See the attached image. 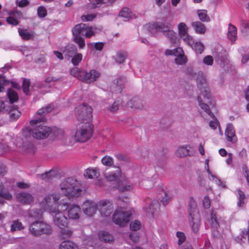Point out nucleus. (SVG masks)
<instances>
[{"label": "nucleus", "mask_w": 249, "mask_h": 249, "mask_svg": "<svg viewBox=\"0 0 249 249\" xmlns=\"http://www.w3.org/2000/svg\"><path fill=\"white\" fill-rule=\"evenodd\" d=\"M45 121L46 119L44 117H41L31 120L30 122L31 127L29 129V132L33 137L36 139H43L51 134L52 129L43 124Z\"/></svg>", "instance_id": "1"}, {"label": "nucleus", "mask_w": 249, "mask_h": 249, "mask_svg": "<svg viewBox=\"0 0 249 249\" xmlns=\"http://www.w3.org/2000/svg\"><path fill=\"white\" fill-rule=\"evenodd\" d=\"M62 194L69 197H77L82 190L78 181L72 178H68L60 184Z\"/></svg>", "instance_id": "2"}, {"label": "nucleus", "mask_w": 249, "mask_h": 249, "mask_svg": "<svg viewBox=\"0 0 249 249\" xmlns=\"http://www.w3.org/2000/svg\"><path fill=\"white\" fill-rule=\"evenodd\" d=\"M188 213L189 215V223L193 232L197 233L200 226V214L197 208L196 200L191 197L188 204Z\"/></svg>", "instance_id": "3"}, {"label": "nucleus", "mask_w": 249, "mask_h": 249, "mask_svg": "<svg viewBox=\"0 0 249 249\" xmlns=\"http://www.w3.org/2000/svg\"><path fill=\"white\" fill-rule=\"evenodd\" d=\"M29 231L35 237H39L43 234L49 235L53 232V230L49 225L39 220L30 223Z\"/></svg>", "instance_id": "4"}, {"label": "nucleus", "mask_w": 249, "mask_h": 249, "mask_svg": "<svg viewBox=\"0 0 249 249\" xmlns=\"http://www.w3.org/2000/svg\"><path fill=\"white\" fill-rule=\"evenodd\" d=\"M151 30H155L156 32H161L162 34L168 38L172 44L176 42V34L171 28V24L168 23L162 22H155L149 26Z\"/></svg>", "instance_id": "5"}, {"label": "nucleus", "mask_w": 249, "mask_h": 249, "mask_svg": "<svg viewBox=\"0 0 249 249\" xmlns=\"http://www.w3.org/2000/svg\"><path fill=\"white\" fill-rule=\"evenodd\" d=\"M93 131V126L90 123H82L75 132L76 141L81 142H85L91 138Z\"/></svg>", "instance_id": "6"}, {"label": "nucleus", "mask_w": 249, "mask_h": 249, "mask_svg": "<svg viewBox=\"0 0 249 249\" xmlns=\"http://www.w3.org/2000/svg\"><path fill=\"white\" fill-rule=\"evenodd\" d=\"M92 108L86 103H83L77 107L76 109V116L80 121H86V123H90L92 118Z\"/></svg>", "instance_id": "7"}, {"label": "nucleus", "mask_w": 249, "mask_h": 249, "mask_svg": "<svg viewBox=\"0 0 249 249\" xmlns=\"http://www.w3.org/2000/svg\"><path fill=\"white\" fill-rule=\"evenodd\" d=\"M131 213L128 211L117 209L112 217L113 221L117 225L124 227L129 222Z\"/></svg>", "instance_id": "8"}, {"label": "nucleus", "mask_w": 249, "mask_h": 249, "mask_svg": "<svg viewBox=\"0 0 249 249\" xmlns=\"http://www.w3.org/2000/svg\"><path fill=\"white\" fill-rule=\"evenodd\" d=\"M50 210L53 217V223L55 226L60 228L68 225L67 218L62 212H56L55 208L53 210L50 209Z\"/></svg>", "instance_id": "9"}, {"label": "nucleus", "mask_w": 249, "mask_h": 249, "mask_svg": "<svg viewBox=\"0 0 249 249\" xmlns=\"http://www.w3.org/2000/svg\"><path fill=\"white\" fill-rule=\"evenodd\" d=\"M97 209L101 215L104 216H109L113 211V207L109 200H101L97 203Z\"/></svg>", "instance_id": "10"}, {"label": "nucleus", "mask_w": 249, "mask_h": 249, "mask_svg": "<svg viewBox=\"0 0 249 249\" xmlns=\"http://www.w3.org/2000/svg\"><path fill=\"white\" fill-rule=\"evenodd\" d=\"M178 34L180 37L187 44L192 46L194 43L193 38L187 33L188 27L183 22L178 25Z\"/></svg>", "instance_id": "11"}, {"label": "nucleus", "mask_w": 249, "mask_h": 249, "mask_svg": "<svg viewBox=\"0 0 249 249\" xmlns=\"http://www.w3.org/2000/svg\"><path fill=\"white\" fill-rule=\"evenodd\" d=\"M100 76V73L95 70H91L89 72L83 70L82 71L81 81L87 83H90L96 81Z\"/></svg>", "instance_id": "12"}, {"label": "nucleus", "mask_w": 249, "mask_h": 249, "mask_svg": "<svg viewBox=\"0 0 249 249\" xmlns=\"http://www.w3.org/2000/svg\"><path fill=\"white\" fill-rule=\"evenodd\" d=\"M97 209H98L97 204H96L93 201L87 200L83 205L84 213L89 216H92L94 215Z\"/></svg>", "instance_id": "13"}, {"label": "nucleus", "mask_w": 249, "mask_h": 249, "mask_svg": "<svg viewBox=\"0 0 249 249\" xmlns=\"http://www.w3.org/2000/svg\"><path fill=\"white\" fill-rule=\"evenodd\" d=\"M18 201L23 204H30L34 201L33 196L30 193L22 192L17 194Z\"/></svg>", "instance_id": "14"}, {"label": "nucleus", "mask_w": 249, "mask_h": 249, "mask_svg": "<svg viewBox=\"0 0 249 249\" xmlns=\"http://www.w3.org/2000/svg\"><path fill=\"white\" fill-rule=\"evenodd\" d=\"M125 78L121 77L114 80V83L111 87V90L114 93H121L124 88Z\"/></svg>", "instance_id": "15"}, {"label": "nucleus", "mask_w": 249, "mask_h": 249, "mask_svg": "<svg viewBox=\"0 0 249 249\" xmlns=\"http://www.w3.org/2000/svg\"><path fill=\"white\" fill-rule=\"evenodd\" d=\"M145 104L144 101L139 97H134L130 100L127 103L128 107L139 109H142Z\"/></svg>", "instance_id": "16"}, {"label": "nucleus", "mask_w": 249, "mask_h": 249, "mask_svg": "<svg viewBox=\"0 0 249 249\" xmlns=\"http://www.w3.org/2000/svg\"><path fill=\"white\" fill-rule=\"evenodd\" d=\"M81 209L80 207L76 205H72L68 209V216L70 218L72 219H78L80 217Z\"/></svg>", "instance_id": "17"}, {"label": "nucleus", "mask_w": 249, "mask_h": 249, "mask_svg": "<svg viewBox=\"0 0 249 249\" xmlns=\"http://www.w3.org/2000/svg\"><path fill=\"white\" fill-rule=\"evenodd\" d=\"M59 199V197L57 195H50L45 197L44 200L46 203V207L49 208L52 207V206L54 205V208L57 205V203Z\"/></svg>", "instance_id": "18"}, {"label": "nucleus", "mask_w": 249, "mask_h": 249, "mask_svg": "<svg viewBox=\"0 0 249 249\" xmlns=\"http://www.w3.org/2000/svg\"><path fill=\"white\" fill-rule=\"evenodd\" d=\"M86 27V24L84 23L76 25L72 30L73 37L84 36Z\"/></svg>", "instance_id": "19"}, {"label": "nucleus", "mask_w": 249, "mask_h": 249, "mask_svg": "<svg viewBox=\"0 0 249 249\" xmlns=\"http://www.w3.org/2000/svg\"><path fill=\"white\" fill-rule=\"evenodd\" d=\"M228 53L225 50H221L219 52H216L215 53V57L216 60L222 65L228 63Z\"/></svg>", "instance_id": "20"}, {"label": "nucleus", "mask_w": 249, "mask_h": 249, "mask_svg": "<svg viewBox=\"0 0 249 249\" xmlns=\"http://www.w3.org/2000/svg\"><path fill=\"white\" fill-rule=\"evenodd\" d=\"M121 176V171L120 168L118 167L117 169L114 172H111L108 174H106L105 177L109 181H117Z\"/></svg>", "instance_id": "21"}, {"label": "nucleus", "mask_w": 249, "mask_h": 249, "mask_svg": "<svg viewBox=\"0 0 249 249\" xmlns=\"http://www.w3.org/2000/svg\"><path fill=\"white\" fill-rule=\"evenodd\" d=\"M77 52V48L74 45L67 46L63 51V53L65 58H67L68 60L72 58Z\"/></svg>", "instance_id": "22"}, {"label": "nucleus", "mask_w": 249, "mask_h": 249, "mask_svg": "<svg viewBox=\"0 0 249 249\" xmlns=\"http://www.w3.org/2000/svg\"><path fill=\"white\" fill-rule=\"evenodd\" d=\"M176 155L179 158H184L187 156H193L194 154L191 152L186 146H180L176 152Z\"/></svg>", "instance_id": "23"}, {"label": "nucleus", "mask_w": 249, "mask_h": 249, "mask_svg": "<svg viewBox=\"0 0 249 249\" xmlns=\"http://www.w3.org/2000/svg\"><path fill=\"white\" fill-rule=\"evenodd\" d=\"M98 236L101 241L105 243H112L114 240L113 236L106 231H101L98 233Z\"/></svg>", "instance_id": "24"}, {"label": "nucleus", "mask_w": 249, "mask_h": 249, "mask_svg": "<svg viewBox=\"0 0 249 249\" xmlns=\"http://www.w3.org/2000/svg\"><path fill=\"white\" fill-rule=\"evenodd\" d=\"M159 208V204L157 200H154L150 202L148 207H145V212L148 216H152L154 213V210Z\"/></svg>", "instance_id": "25"}, {"label": "nucleus", "mask_w": 249, "mask_h": 249, "mask_svg": "<svg viewBox=\"0 0 249 249\" xmlns=\"http://www.w3.org/2000/svg\"><path fill=\"white\" fill-rule=\"evenodd\" d=\"M90 3L87 5L88 9H95L97 7L101 6V4H106L107 6H109L108 0H89Z\"/></svg>", "instance_id": "26"}, {"label": "nucleus", "mask_w": 249, "mask_h": 249, "mask_svg": "<svg viewBox=\"0 0 249 249\" xmlns=\"http://www.w3.org/2000/svg\"><path fill=\"white\" fill-rule=\"evenodd\" d=\"M61 229L58 236L59 237L62 239H65L67 238H70L73 233V231L66 227H63V228H60Z\"/></svg>", "instance_id": "27"}, {"label": "nucleus", "mask_w": 249, "mask_h": 249, "mask_svg": "<svg viewBox=\"0 0 249 249\" xmlns=\"http://www.w3.org/2000/svg\"><path fill=\"white\" fill-rule=\"evenodd\" d=\"M225 135L227 137L228 141L233 142V138L235 135V130L233 126L231 124H227L225 131Z\"/></svg>", "instance_id": "28"}, {"label": "nucleus", "mask_w": 249, "mask_h": 249, "mask_svg": "<svg viewBox=\"0 0 249 249\" xmlns=\"http://www.w3.org/2000/svg\"><path fill=\"white\" fill-rule=\"evenodd\" d=\"M192 26L196 32L198 34H203L205 33L206 30L205 25L198 21L193 22L192 23Z\"/></svg>", "instance_id": "29"}, {"label": "nucleus", "mask_w": 249, "mask_h": 249, "mask_svg": "<svg viewBox=\"0 0 249 249\" xmlns=\"http://www.w3.org/2000/svg\"><path fill=\"white\" fill-rule=\"evenodd\" d=\"M197 101L198 105L202 109L205 111L211 118L214 117V115L210 110L209 106L203 102L202 99L200 96L197 97Z\"/></svg>", "instance_id": "30"}, {"label": "nucleus", "mask_w": 249, "mask_h": 249, "mask_svg": "<svg viewBox=\"0 0 249 249\" xmlns=\"http://www.w3.org/2000/svg\"><path fill=\"white\" fill-rule=\"evenodd\" d=\"M196 80L199 89L208 86L206 77L202 71H200L198 72Z\"/></svg>", "instance_id": "31"}, {"label": "nucleus", "mask_w": 249, "mask_h": 249, "mask_svg": "<svg viewBox=\"0 0 249 249\" xmlns=\"http://www.w3.org/2000/svg\"><path fill=\"white\" fill-rule=\"evenodd\" d=\"M100 175L99 172L96 168H88L85 170L84 176L88 178H97Z\"/></svg>", "instance_id": "32"}, {"label": "nucleus", "mask_w": 249, "mask_h": 249, "mask_svg": "<svg viewBox=\"0 0 249 249\" xmlns=\"http://www.w3.org/2000/svg\"><path fill=\"white\" fill-rule=\"evenodd\" d=\"M18 32L20 36L24 40L32 39L34 37V33L29 32L26 29L19 28Z\"/></svg>", "instance_id": "33"}, {"label": "nucleus", "mask_w": 249, "mask_h": 249, "mask_svg": "<svg viewBox=\"0 0 249 249\" xmlns=\"http://www.w3.org/2000/svg\"><path fill=\"white\" fill-rule=\"evenodd\" d=\"M165 153L163 151H160L156 153V160L159 166H162L166 161Z\"/></svg>", "instance_id": "34"}, {"label": "nucleus", "mask_w": 249, "mask_h": 249, "mask_svg": "<svg viewBox=\"0 0 249 249\" xmlns=\"http://www.w3.org/2000/svg\"><path fill=\"white\" fill-rule=\"evenodd\" d=\"M59 249H78L77 246L69 240L63 241L59 246Z\"/></svg>", "instance_id": "35"}, {"label": "nucleus", "mask_w": 249, "mask_h": 249, "mask_svg": "<svg viewBox=\"0 0 249 249\" xmlns=\"http://www.w3.org/2000/svg\"><path fill=\"white\" fill-rule=\"evenodd\" d=\"M116 188L121 192H124L130 190L132 188V187L129 185H127L126 180L124 179L120 180L118 182Z\"/></svg>", "instance_id": "36"}, {"label": "nucleus", "mask_w": 249, "mask_h": 249, "mask_svg": "<svg viewBox=\"0 0 249 249\" xmlns=\"http://www.w3.org/2000/svg\"><path fill=\"white\" fill-rule=\"evenodd\" d=\"M236 28L230 24L229 27V31L227 34L228 37L231 42L235 41L236 37Z\"/></svg>", "instance_id": "37"}, {"label": "nucleus", "mask_w": 249, "mask_h": 249, "mask_svg": "<svg viewBox=\"0 0 249 249\" xmlns=\"http://www.w3.org/2000/svg\"><path fill=\"white\" fill-rule=\"evenodd\" d=\"M10 119L12 121L17 120L21 115L20 112L18 109L17 107L12 106L9 112Z\"/></svg>", "instance_id": "38"}, {"label": "nucleus", "mask_w": 249, "mask_h": 249, "mask_svg": "<svg viewBox=\"0 0 249 249\" xmlns=\"http://www.w3.org/2000/svg\"><path fill=\"white\" fill-rule=\"evenodd\" d=\"M127 57V53L126 52L120 51L117 53L115 59L117 63L122 64L124 62Z\"/></svg>", "instance_id": "39"}, {"label": "nucleus", "mask_w": 249, "mask_h": 249, "mask_svg": "<svg viewBox=\"0 0 249 249\" xmlns=\"http://www.w3.org/2000/svg\"><path fill=\"white\" fill-rule=\"evenodd\" d=\"M197 14L200 20L202 22H209L210 18L207 15V11L205 10H198Z\"/></svg>", "instance_id": "40"}, {"label": "nucleus", "mask_w": 249, "mask_h": 249, "mask_svg": "<svg viewBox=\"0 0 249 249\" xmlns=\"http://www.w3.org/2000/svg\"><path fill=\"white\" fill-rule=\"evenodd\" d=\"M132 13L128 7H123L120 11L118 16L119 17L130 18H131Z\"/></svg>", "instance_id": "41"}, {"label": "nucleus", "mask_w": 249, "mask_h": 249, "mask_svg": "<svg viewBox=\"0 0 249 249\" xmlns=\"http://www.w3.org/2000/svg\"><path fill=\"white\" fill-rule=\"evenodd\" d=\"M7 96L12 104L17 101L18 99L17 93L12 89H8Z\"/></svg>", "instance_id": "42"}, {"label": "nucleus", "mask_w": 249, "mask_h": 249, "mask_svg": "<svg viewBox=\"0 0 249 249\" xmlns=\"http://www.w3.org/2000/svg\"><path fill=\"white\" fill-rule=\"evenodd\" d=\"M24 227L22 223L18 220H14L11 225V231L14 232L17 231H20L24 229Z\"/></svg>", "instance_id": "43"}, {"label": "nucleus", "mask_w": 249, "mask_h": 249, "mask_svg": "<svg viewBox=\"0 0 249 249\" xmlns=\"http://www.w3.org/2000/svg\"><path fill=\"white\" fill-rule=\"evenodd\" d=\"M53 107H52L51 105H48L46 107H42L39 109L37 112V114L40 116V117L38 118L44 117H44L45 115L50 112L53 109Z\"/></svg>", "instance_id": "44"}, {"label": "nucleus", "mask_w": 249, "mask_h": 249, "mask_svg": "<svg viewBox=\"0 0 249 249\" xmlns=\"http://www.w3.org/2000/svg\"><path fill=\"white\" fill-rule=\"evenodd\" d=\"M53 107H52L51 105H48L46 107H42L39 109L37 112V114L40 116V117L38 118L44 117H44L45 115L50 112L53 109Z\"/></svg>", "instance_id": "45"}, {"label": "nucleus", "mask_w": 249, "mask_h": 249, "mask_svg": "<svg viewBox=\"0 0 249 249\" xmlns=\"http://www.w3.org/2000/svg\"><path fill=\"white\" fill-rule=\"evenodd\" d=\"M159 198L164 205H166L170 200L171 197L164 190H162L159 194Z\"/></svg>", "instance_id": "46"}, {"label": "nucleus", "mask_w": 249, "mask_h": 249, "mask_svg": "<svg viewBox=\"0 0 249 249\" xmlns=\"http://www.w3.org/2000/svg\"><path fill=\"white\" fill-rule=\"evenodd\" d=\"M3 185L0 182V196L7 200H11L12 196L8 192L3 190Z\"/></svg>", "instance_id": "47"}, {"label": "nucleus", "mask_w": 249, "mask_h": 249, "mask_svg": "<svg viewBox=\"0 0 249 249\" xmlns=\"http://www.w3.org/2000/svg\"><path fill=\"white\" fill-rule=\"evenodd\" d=\"M51 134H52L54 137L58 139H61L63 138L64 136V132L63 130L61 129L53 128L52 129Z\"/></svg>", "instance_id": "48"}, {"label": "nucleus", "mask_w": 249, "mask_h": 249, "mask_svg": "<svg viewBox=\"0 0 249 249\" xmlns=\"http://www.w3.org/2000/svg\"><path fill=\"white\" fill-rule=\"evenodd\" d=\"M102 163L107 166L111 167L113 165L114 160L113 159L108 156H104L102 160Z\"/></svg>", "instance_id": "49"}, {"label": "nucleus", "mask_w": 249, "mask_h": 249, "mask_svg": "<svg viewBox=\"0 0 249 249\" xmlns=\"http://www.w3.org/2000/svg\"><path fill=\"white\" fill-rule=\"evenodd\" d=\"M199 90L200 91L201 95L207 99H210L211 97V94L210 92V90L208 86H206L205 87H203L202 88H199Z\"/></svg>", "instance_id": "50"}, {"label": "nucleus", "mask_w": 249, "mask_h": 249, "mask_svg": "<svg viewBox=\"0 0 249 249\" xmlns=\"http://www.w3.org/2000/svg\"><path fill=\"white\" fill-rule=\"evenodd\" d=\"M82 71H83V70H80L77 67H74L71 70L70 73L71 75L81 80L82 79Z\"/></svg>", "instance_id": "51"}, {"label": "nucleus", "mask_w": 249, "mask_h": 249, "mask_svg": "<svg viewBox=\"0 0 249 249\" xmlns=\"http://www.w3.org/2000/svg\"><path fill=\"white\" fill-rule=\"evenodd\" d=\"M30 216L35 219H41L42 216V211L40 209H34L30 213Z\"/></svg>", "instance_id": "52"}, {"label": "nucleus", "mask_w": 249, "mask_h": 249, "mask_svg": "<svg viewBox=\"0 0 249 249\" xmlns=\"http://www.w3.org/2000/svg\"><path fill=\"white\" fill-rule=\"evenodd\" d=\"M121 103L119 101H115L110 106L107 107V109L112 113H115L119 109Z\"/></svg>", "instance_id": "53"}, {"label": "nucleus", "mask_w": 249, "mask_h": 249, "mask_svg": "<svg viewBox=\"0 0 249 249\" xmlns=\"http://www.w3.org/2000/svg\"><path fill=\"white\" fill-rule=\"evenodd\" d=\"M82 59V55L81 53H76L71 58V63L73 65H77Z\"/></svg>", "instance_id": "54"}, {"label": "nucleus", "mask_w": 249, "mask_h": 249, "mask_svg": "<svg viewBox=\"0 0 249 249\" xmlns=\"http://www.w3.org/2000/svg\"><path fill=\"white\" fill-rule=\"evenodd\" d=\"M175 62L178 65H183L187 62V58L183 53L175 59Z\"/></svg>", "instance_id": "55"}, {"label": "nucleus", "mask_w": 249, "mask_h": 249, "mask_svg": "<svg viewBox=\"0 0 249 249\" xmlns=\"http://www.w3.org/2000/svg\"><path fill=\"white\" fill-rule=\"evenodd\" d=\"M192 48L197 53H201L204 49L203 45L200 42H196Z\"/></svg>", "instance_id": "56"}, {"label": "nucleus", "mask_w": 249, "mask_h": 249, "mask_svg": "<svg viewBox=\"0 0 249 249\" xmlns=\"http://www.w3.org/2000/svg\"><path fill=\"white\" fill-rule=\"evenodd\" d=\"M211 225L215 229H217L219 227V223L217 221L216 215L213 214V212L211 213Z\"/></svg>", "instance_id": "57"}, {"label": "nucleus", "mask_w": 249, "mask_h": 249, "mask_svg": "<svg viewBox=\"0 0 249 249\" xmlns=\"http://www.w3.org/2000/svg\"><path fill=\"white\" fill-rule=\"evenodd\" d=\"M74 41L78 45L80 48H83L85 46V41L82 36L73 37Z\"/></svg>", "instance_id": "58"}, {"label": "nucleus", "mask_w": 249, "mask_h": 249, "mask_svg": "<svg viewBox=\"0 0 249 249\" xmlns=\"http://www.w3.org/2000/svg\"><path fill=\"white\" fill-rule=\"evenodd\" d=\"M141 223L138 220L132 222L130 224V228L131 230L137 231L140 229Z\"/></svg>", "instance_id": "59"}, {"label": "nucleus", "mask_w": 249, "mask_h": 249, "mask_svg": "<svg viewBox=\"0 0 249 249\" xmlns=\"http://www.w3.org/2000/svg\"><path fill=\"white\" fill-rule=\"evenodd\" d=\"M30 85V82L29 80H27L26 79H24L22 82V89L23 92L27 94L28 92L29 91V89Z\"/></svg>", "instance_id": "60"}, {"label": "nucleus", "mask_w": 249, "mask_h": 249, "mask_svg": "<svg viewBox=\"0 0 249 249\" xmlns=\"http://www.w3.org/2000/svg\"><path fill=\"white\" fill-rule=\"evenodd\" d=\"M37 15L40 18H44L47 15V11L46 8L43 6H39L37 8Z\"/></svg>", "instance_id": "61"}, {"label": "nucleus", "mask_w": 249, "mask_h": 249, "mask_svg": "<svg viewBox=\"0 0 249 249\" xmlns=\"http://www.w3.org/2000/svg\"><path fill=\"white\" fill-rule=\"evenodd\" d=\"M177 236L178 238V244L181 245L185 240L186 237L183 232L178 231Z\"/></svg>", "instance_id": "62"}, {"label": "nucleus", "mask_w": 249, "mask_h": 249, "mask_svg": "<svg viewBox=\"0 0 249 249\" xmlns=\"http://www.w3.org/2000/svg\"><path fill=\"white\" fill-rule=\"evenodd\" d=\"M56 206H57V209H56V212H62V211H66L68 208V205L67 203H57Z\"/></svg>", "instance_id": "63"}, {"label": "nucleus", "mask_w": 249, "mask_h": 249, "mask_svg": "<svg viewBox=\"0 0 249 249\" xmlns=\"http://www.w3.org/2000/svg\"><path fill=\"white\" fill-rule=\"evenodd\" d=\"M9 83V82L6 80L3 76L0 75V91H2L4 89L3 85H8Z\"/></svg>", "instance_id": "64"}]
</instances>
